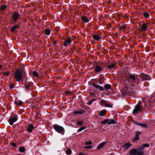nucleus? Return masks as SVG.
<instances>
[{"mask_svg": "<svg viewBox=\"0 0 155 155\" xmlns=\"http://www.w3.org/2000/svg\"><path fill=\"white\" fill-rule=\"evenodd\" d=\"M138 75L129 74L124 78V83L125 84H129L132 86L134 85V83H138L139 79Z\"/></svg>", "mask_w": 155, "mask_h": 155, "instance_id": "f257e3e1", "label": "nucleus"}, {"mask_svg": "<svg viewBox=\"0 0 155 155\" xmlns=\"http://www.w3.org/2000/svg\"><path fill=\"white\" fill-rule=\"evenodd\" d=\"M23 77L21 71L19 69L17 70L14 74V77L16 81H22Z\"/></svg>", "mask_w": 155, "mask_h": 155, "instance_id": "f03ea898", "label": "nucleus"}, {"mask_svg": "<svg viewBox=\"0 0 155 155\" xmlns=\"http://www.w3.org/2000/svg\"><path fill=\"white\" fill-rule=\"evenodd\" d=\"M19 16L20 14L18 12H13L12 16V19L11 21L15 23L17 21L18 19Z\"/></svg>", "mask_w": 155, "mask_h": 155, "instance_id": "7ed1b4c3", "label": "nucleus"}, {"mask_svg": "<svg viewBox=\"0 0 155 155\" xmlns=\"http://www.w3.org/2000/svg\"><path fill=\"white\" fill-rule=\"evenodd\" d=\"M53 127L57 132L59 133L63 132L64 130V129L62 127L57 124L53 125Z\"/></svg>", "mask_w": 155, "mask_h": 155, "instance_id": "20e7f679", "label": "nucleus"}, {"mask_svg": "<svg viewBox=\"0 0 155 155\" xmlns=\"http://www.w3.org/2000/svg\"><path fill=\"white\" fill-rule=\"evenodd\" d=\"M142 109L140 104L138 103L135 106V108L133 111V113L134 114H136L138 112L141 111Z\"/></svg>", "mask_w": 155, "mask_h": 155, "instance_id": "39448f33", "label": "nucleus"}, {"mask_svg": "<svg viewBox=\"0 0 155 155\" xmlns=\"http://www.w3.org/2000/svg\"><path fill=\"white\" fill-rule=\"evenodd\" d=\"M72 41L71 38H68L65 39L63 45L65 47L68 46L71 42Z\"/></svg>", "mask_w": 155, "mask_h": 155, "instance_id": "423d86ee", "label": "nucleus"}, {"mask_svg": "<svg viewBox=\"0 0 155 155\" xmlns=\"http://www.w3.org/2000/svg\"><path fill=\"white\" fill-rule=\"evenodd\" d=\"M17 120L18 118L16 117H14L12 118H10L9 120L10 124L11 125H12Z\"/></svg>", "mask_w": 155, "mask_h": 155, "instance_id": "0eeeda50", "label": "nucleus"}, {"mask_svg": "<svg viewBox=\"0 0 155 155\" xmlns=\"http://www.w3.org/2000/svg\"><path fill=\"white\" fill-rule=\"evenodd\" d=\"M27 130L28 132L31 133L32 130H34L35 127L33 125L31 124H29L28 126L27 127Z\"/></svg>", "mask_w": 155, "mask_h": 155, "instance_id": "6e6552de", "label": "nucleus"}, {"mask_svg": "<svg viewBox=\"0 0 155 155\" xmlns=\"http://www.w3.org/2000/svg\"><path fill=\"white\" fill-rule=\"evenodd\" d=\"M92 84L95 87L98 88L100 91H103L104 90V88L103 87L101 86L98 84H96L94 83H93Z\"/></svg>", "mask_w": 155, "mask_h": 155, "instance_id": "1a4fd4ad", "label": "nucleus"}, {"mask_svg": "<svg viewBox=\"0 0 155 155\" xmlns=\"http://www.w3.org/2000/svg\"><path fill=\"white\" fill-rule=\"evenodd\" d=\"M141 132L140 131H137L136 132L135 134V137L134 139L133 140L134 141H136L138 140L139 139V135L141 134Z\"/></svg>", "mask_w": 155, "mask_h": 155, "instance_id": "9d476101", "label": "nucleus"}, {"mask_svg": "<svg viewBox=\"0 0 155 155\" xmlns=\"http://www.w3.org/2000/svg\"><path fill=\"white\" fill-rule=\"evenodd\" d=\"M116 64L115 63H111L107 66L108 69L110 70L114 68Z\"/></svg>", "mask_w": 155, "mask_h": 155, "instance_id": "9b49d317", "label": "nucleus"}, {"mask_svg": "<svg viewBox=\"0 0 155 155\" xmlns=\"http://www.w3.org/2000/svg\"><path fill=\"white\" fill-rule=\"evenodd\" d=\"M106 144V142H104L100 143L97 147V149L99 150L103 147Z\"/></svg>", "mask_w": 155, "mask_h": 155, "instance_id": "f8f14e48", "label": "nucleus"}, {"mask_svg": "<svg viewBox=\"0 0 155 155\" xmlns=\"http://www.w3.org/2000/svg\"><path fill=\"white\" fill-rule=\"evenodd\" d=\"M116 122L113 119H109L108 121V125H111L115 124Z\"/></svg>", "mask_w": 155, "mask_h": 155, "instance_id": "ddd939ff", "label": "nucleus"}, {"mask_svg": "<svg viewBox=\"0 0 155 155\" xmlns=\"http://www.w3.org/2000/svg\"><path fill=\"white\" fill-rule=\"evenodd\" d=\"M131 144L130 143H125L123 146L122 147L126 149H128L131 146Z\"/></svg>", "mask_w": 155, "mask_h": 155, "instance_id": "4468645a", "label": "nucleus"}, {"mask_svg": "<svg viewBox=\"0 0 155 155\" xmlns=\"http://www.w3.org/2000/svg\"><path fill=\"white\" fill-rule=\"evenodd\" d=\"M141 28V31H145L146 30L147 28V25L145 23L143 24L142 25Z\"/></svg>", "mask_w": 155, "mask_h": 155, "instance_id": "2eb2a0df", "label": "nucleus"}, {"mask_svg": "<svg viewBox=\"0 0 155 155\" xmlns=\"http://www.w3.org/2000/svg\"><path fill=\"white\" fill-rule=\"evenodd\" d=\"M84 111L83 110H75L74 111L73 113L75 114H81L84 113Z\"/></svg>", "mask_w": 155, "mask_h": 155, "instance_id": "dca6fc26", "label": "nucleus"}, {"mask_svg": "<svg viewBox=\"0 0 155 155\" xmlns=\"http://www.w3.org/2000/svg\"><path fill=\"white\" fill-rule=\"evenodd\" d=\"M93 38L95 40L98 41L101 39V38L99 35H95L93 36Z\"/></svg>", "mask_w": 155, "mask_h": 155, "instance_id": "f3484780", "label": "nucleus"}, {"mask_svg": "<svg viewBox=\"0 0 155 155\" xmlns=\"http://www.w3.org/2000/svg\"><path fill=\"white\" fill-rule=\"evenodd\" d=\"M81 19L82 21L85 23H87L89 21L87 17L86 16H83L82 17Z\"/></svg>", "mask_w": 155, "mask_h": 155, "instance_id": "a211bd4d", "label": "nucleus"}, {"mask_svg": "<svg viewBox=\"0 0 155 155\" xmlns=\"http://www.w3.org/2000/svg\"><path fill=\"white\" fill-rule=\"evenodd\" d=\"M101 70V68L98 65L96 66L95 68V71L96 72H98L100 71Z\"/></svg>", "mask_w": 155, "mask_h": 155, "instance_id": "6ab92c4d", "label": "nucleus"}, {"mask_svg": "<svg viewBox=\"0 0 155 155\" xmlns=\"http://www.w3.org/2000/svg\"><path fill=\"white\" fill-rule=\"evenodd\" d=\"M107 102V101H106L104 100H102L100 102V104L102 106H104L105 107Z\"/></svg>", "mask_w": 155, "mask_h": 155, "instance_id": "aec40b11", "label": "nucleus"}, {"mask_svg": "<svg viewBox=\"0 0 155 155\" xmlns=\"http://www.w3.org/2000/svg\"><path fill=\"white\" fill-rule=\"evenodd\" d=\"M137 150L136 149H132L130 152V154L133 155H137Z\"/></svg>", "mask_w": 155, "mask_h": 155, "instance_id": "412c9836", "label": "nucleus"}, {"mask_svg": "<svg viewBox=\"0 0 155 155\" xmlns=\"http://www.w3.org/2000/svg\"><path fill=\"white\" fill-rule=\"evenodd\" d=\"M106 110H101L100 111V115L101 116H104L106 113Z\"/></svg>", "mask_w": 155, "mask_h": 155, "instance_id": "4be33fe9", "label": "nucleus"}, {"mask_svg": "<svg viewBox=\"0 0 155 155\" xmlns=\"http://www.w3.org/2000/svg\"><path fill=\"white\" fill-rule=\"evenodd\" d=\"M18 26L17 25H15L14 26H13L10 29V31L11 32H13L15 31L18 28Z\"/></svg>", "mask_w": 155, "mask_h": 155, "instance_id": "5701e85b", "label": "nucleus"}, {"mask_svg": "<svg viewBox=\"0 0 155 155\" xmlns=\"http://www.w3.org/2000/svg\"><path fill=\"white\" fill-rule=\"evenodd\" d=\"M15 103L19 106H21L23 104V102L20 101H15Z\"/></svg>", "mask_w": 155, "mask_h": 155, "instance_id": "b1692460", "label": "nucleus"}, {"mask_svg": "<svg viewBox=\"0 0 155 155\" xmlns=\"http://www.w3.org/2000/svg\"><path fill=\"white\" fill-rule=\"evenodd\" d=\"M104 87L107 90H109L110 89L111 86L109 84H106L104 85Z\"/></svg>", "mask_w": 155, "mask_h": 155, "instance_id": "393cba45", "label": "nucleus"}, {"mask_svg": "<svg viewBox=\"0 0 155 155\" xmlns=\"http://www.w3.org/2000/svg\"><path fill=\"white\" fill-rule=\"evenodd\" d=\"M137 155H143V151H141L139 150L138 149H137Z\"/></svg>", "mask_w": 155, "mask_h": 155, "instance_id": "a878e982", "label": "nucleus"}, {"mask_svg": "<svg viewBox=\"0 0 155 155\" xmlns=\"http://www.w3.org/2000/svg\"><path fill=\"white\" fill-rule=\"evenodd\" d=\"M140 126H141L144 128H147L148 127V126L146 123H140Z\"/></svg>", "mask_w": 155, "mask_h": 155, "instance_id": "bb28decb", "label": "nucleus"}, {"mask_svg": "<svg viewBox=\"0 0 155 155\" xmlns=\"http://www.w3.org/2000/svg\"><path fill=\"white\" fill-rule=\"evenodd\" d=\"M19 150L20 152L23 153L25 151V148L24 147H21L19 149Z\"/></svg>", "mask_w": 155, "mask_h": 155, "instance_id": "cd10ccee", "label": "nucleus"}, {"mask_svg": "<svg viewBox=\"0 0 155 155\" xmlns=\"http://www.w3.org/2000/svg\"><path fill=\"white\" fill-rule=\"evenodd\" d=\"M7 8V6L5 5H2L0 7V9L2 10H5Z\"/></svg>", "mask_w": 155, "mask_h": 155, "instance_id": "c85d7f7f", "label": "nucleus"}, {"mask_svg": "<svg viewBox=\"0 0 155 155\" xmlns=\"http://www.w3.org/2000/svg\"><path fill=\"white\" fill-rule=\"evenodd\" d=\"M108 119H105L103 121H102L101 123L102 124H104L106 123L108 124Z\"/></svg>", "mask_w": 155, "mask_h": 155, "instance_id": "c756f323", "label": "nucleus"}, {"mask_svg": "<svg viewBox=\"0 0 155 155\" xmlns=\"http://www.w3.org/2000/svg\"><path fill=\"white\" fill-rule=\"evenodd\" d=\"M86 128V127H83L81 128H80L77 131V132H79L82 130L85 129Z\"/></svg>", "mask_w": 155, "mask_h": 155, "instance_id": "7c9ffc66", "label": "nucleus"}, {"mask_svg": "<svg viewBox=\"0 0 155 155\" xmlns=\"http://www.w3.org/2000/svg\"><path fill=\"white\" fill-rule=\"evenodd\" d=\"M30 86V85L29 84H26L25 85V88L27 90L29 89Z\"/></svg>", "mask_w": 155, "mask_h": 155, "instance_id": "2f4dec72", "label": "nucleus"}, {"mask_svg": "<svg viewBox=\"0 0 155 155\" xmlns=\"http://www.w3.org/2000/svg\"><path fill=\"white\" fill-rule=\"evenodd\" d=\"M33 75L36 77H38V73L36 71H34L33 72Z\"/></svg>", "mask_w": 155, "mask_h": 155, "instance_id": "473e14b6", "label": "nucleus"}, {"mask_svg": "<svg viewBox=\"0 0 155 155\" xmlns=\"http://www.w3.org/2000/svg\"><path fill=\"white\" fill-rule=\"evenodd\" d=\"M66 153L67 154L69 155L71 153V149H69L67 150L66 151Z\"/></svg>", "mask_w": 155, "mask_h": 155, "instance_id": "72a5a7b5", "label": "nucleus"}, {"mask_svg": "<svg viewBox=\"0 0 155 155\" xmlns=\"http://www.w3.org/2000/svg\"><path fill=\"white\" fill-rule=\"evenodd\" d=\"M45 33L47 35H49L50 33V31L49 29H46L45 30Z\"/></svg>", "mask_w": 155, "mask_h": 155, "instance_id": "f704fd0d", "label": "nucleus"}, {"mask_svg": "<svg viewBox=\"0 0 155 155\" xmlns=\"http://www.w3.org/2000/svg\"><path fill=\"white\" fill-rule=\"evenodd\" d=\"M143 15L145 18H147L149 16V15L148 13L144 12L143 14Z\"/></svg>", "mask_w": 155, "mask_h": 155, "instance_id": "c9c22d12", "label": "nucleus"}, {"mask_svg": "<svg viewBox=\"0 0 155 155\" xmlns=\"http://www.w3.org/2000/svg\"><path fill=\"white\" fill-rule=\"evenodd\" d=\"M143 146H142V145L140 147H139L137 149L139 150L142 151V150L144 149Z\"/></svg>", "mask_w": 155, "mask_h": 155, "instance_id": "e433bc0d", "label": "nucleus"}, {"mask_svg": "<svg viewBox=\"0 0 155 155\" xmlns=\"http://www.w3.org/2000/svg\"><path fill=\"white\" fill-rule=\"evenodd\" d=\"M83 122L82 121H78L77 125H81L83 124Z\"/></svg>", "mask_w": 155, "mask_h": 155, "instance_id": "4c0bfd02", "label": "nucleus"}, {"mask_svg": "<svg viewBox=\"0 0 155 155\" xmlns=\"http://www.w3.org/2000/svg\"><path fill=\"white\" fill-rule=\"evenodd\" d=\"M10 73L9 72H4L3 73V75L4 76H8L9 74Z\"/></svg>", "mask_w": 155, "mask_h": 155, "instance_id": "58836bf2", "label": "nucleus"}, {"mask_svg": "<svg viewBox=\"0 0 155 155\" xmlns=\"http://www.w3.org/2000/svg\"><path fill=\"white\" fill-rule=\"evenodd\" d=\"M92 143V142L91 141H89V142H86L85 143V145H90Z\"/></svg>", "mask_w": 155, "mask_h": 155, "instance_id": "ea45409f", "label": "nucleus"}, {"mask_svg": "<svg viewBox=\"0 0 155 155\" xmlns=\"http://www.w3.org/2000/svg\"><path fill=\"white\" fill-rule=\"evenodd\" d=\"M92 148V146H87L84 147V148L85 149H91Z\"/></svg>", "mask_w": 155, "mask_h": 155, "instance_id": "a19ab883", "label": "nucleus"}, {"mask_svg": "<svg viewBox=\"0 0 155 155\" xmlns=\"http://www.w3.org/2000/svg\"><path fill=\"white\" fill-rule=\"evenodd\" d=\"M142 146H143L144 148L145 147H148L150 146L147 143L143 144Z\"/></svg>", "mask_w": 155, "mask_h": 155, "instance_id": "79ce46f5", "label": "nucleus"}, {"mask_svg": "<svg viewBox=\"0 0 155 155\" xmlns=\"http://www.w3.org/2000/svg\"><path fill=\"white\" fill-rule=\"evenodd\" d=\"M112 105L110 104H107L106 105L105 107H112Z\"/></svg>", "mask_w": 155, "mask_h": 155, "instance_id": "37998d69", "label": "nucleus"}, {"mask_svg": "<svg viewBox=\"0 0 155 155\" xmlns=\"http://www.w3.org/2000/svg\"><path fill=\"white\" fill-rule=\"evenodd\" d=\"M126 27L125 26H121L120 27V29L121 30H122L123 29H126Z\"/></svg>", "mask_w": 155, "mask_h": 155, "instance_id": "c03bdc74", "label": "nucleus"}, {"mask_svg": "<svg viewBox=\"0 0 155 155\" xmlns=\"http://www.w3.org/2000/svg\"><path fill=\"white\" fill-rule=\"evenodd\" d=\"M14 86L13 84H10L9 86V87L10 88L12 89L14 87Z\"/></svg>", "mask_w": 155, "mask_h": 155, "instance_id": "a18cd8bd", "label": "nucleus"}, {"mask_svg": "<svg viewBox=\"0 0 155 155\" xmlns=\"http://www.w3.org/2000/svg\"><path fill=\"white\" fill-rule=\"evenodd\" d=\"M11 145L13 147H15L16 145V143L14 142H12L11 144Z\"/></svg>", "mask_w": 155, "mask_h": 155, "instance_id": "49530a36", "label": "nucleus"}, {"mask_svg": "<svg viewBox=\"0 0 155 155\" xmlns=\"http://www.w3.org/2000/svg\"><path fill=\"white\" fill-rule=\"evenodd\" d=\"M94 101V100H92V101H90L88 103V105H90V104H91L92 103L93 101Z\"/></svg>", "mask_w": 155, "mask_h": 155, "instance_id": "de8ad7c7", "label": "nucleus"}, {"mask_svg": "<svg viewBox=\"0 0 155 155\" xmlns=\"http://www.w3.org/2000/svg\"><path fill=\"white\" fill-rule=\"evenodd\" d=\"M134 123L135 124H136L137 125H140V123H138V122H134Z\"/></svg>", "mask_w": 155, "mask_h": 155, "instance_id": "09e8293b", "label": "nucleus"}, {"mask_svg": "<svg viewBox=\"0 0 155 155\" xmlns=\"http://www.w3.org/2000/svg\"><path fill=\"white\" fill-rule=\"evenodd\" d=\"M78 155H86L83 153H79Z\"/></svg>", "mask_w": 155, "mask_h": 155, "instance_id": "8fccbe9b", "label": "nucleus"}, {"mask_svg": "<svg viewBox=\"0 0 155 155\" xmlns=\"http://www.w3.org/2000/svg\"><path fill=\"white\" fill-rule=\"evenodd\" d=\"M56 41H54L53 42V45H55L56 44Z\"/></svg>", "mask_w": 155, "mask_h": 155, "instance_id": "3c124183", "label": "nucleus"}]
</instances>
